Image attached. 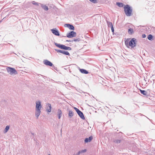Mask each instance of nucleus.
I'll use <instances>...</instances> for the list:
<instances>
[{"label": "nucleus", "instance_id": "f704fd0d", "mask_svg": "<svg viewBox=\"0 0 155 155\" xmlns=\"http://www.w3.org/2000/svg\"><path fill=\"white\" fill-rule=\"evenodd\" d=\"M79 155V154L78 153L76 155Z\"/></svg>", "mask_w": 155, "mask_h": 155}, {"label": "nucleus", "instance_id": "bb28decb", "mask_svg": "<svg viewBox=\"0 0 155 155\" xmlns=\"http://www.w3.org/2000/svg\"><path fill=\"white\" fill-rule=\"evenodd\" d=\"M86 149H84V150H81V151H79L78 152V153L79 154L80 153H84L85 152H86Z\"/></svg>", "mask_w": 155, "mask_h": 155}, {"label": "nucleus", "instance_id": "ddd939ff", "mask_svg": "<svg viewBox=\"0 0 155 155\" xmlns=\"http://www.w3.org/2000/svg\"><path fill=\"white\" fill-rule=\"evenodd\" d=\"M41 112V110L35 109V115L37 118H38L40 115Z\"/></svg>", "mask_w": 155, "mask_h": 155}, {"label": "nucleus", "instance_id": "f8f14e48", "mask_svg": "<svg viewBox=\"0 0 155 155\" xmlns=\"http://www.w3.org/2000/svg\"><path fill=\"white\" fill-rule=\"evenodd\" d=\"M64 26L68 28L70 30H74V27L72 25L69 24H65L64 25Z\"/></svg>", "mask_w": 155, "mask_h": 155}, {"label": "nucleus", "instance_id": "4be33fe9", "mask_svg": "<svg viewBox=\"0 0 155 155\" xmlns=\"http://www.w3.org/2000/svg\"><path fill=\"white\" fill-rule=\"evenodd\" d=\"M133 33V29L131 28H130L128 30V33L129 34L131 35Z\"/></svg>", "mask_w": 155, "mask_h": 155}, {"label": "nucleus", "instance_id": "2f4dec72", "mask_svg": "<svg viewBox=\"0 0 155 155\" xmlns=\"http://www.w3.org/2000/svg\"><path fill=\"white\" fill-rule=\"evenodd\" d=\"M80 41V39L79 38L77 39H74V41L76 42L77 41Z\"/></svg>", "mask_w": 155, "mask_h": 155}, {"label": "nucleus", "instance_id": "b1692460", "mask_svg": "<svg viewBox=\"0 0 155 155\" xmlns=\"http://www.w3.org/2000/svg\"><path fill=\"white\" fill-rule=\"evenodd\" d=\"M116 4L119 7H122L123 6V4L122 3L117 2Z\"/></svg>", "mask_w": 155, "mask_h": 155}, {"label": "nucleus", "instance_id": "f03ea898", "mask_svg": "<svg viewBox=\"0 0 155 155\" xmlns=\"http://www.w3.org/2000/svg\"><path fill=\"white\" fill-rule=\"evenodd\" d=\"M7 70L8 73L11 75H12L13 74H17V71L14 68L8 67L7 68Z\"/></svg>", "mask_w": 155, "mask_h": 155}, {"label": "nucleus", "instance_id": "cd10ccee", "mask_svg": "<svg viewBox=\"0 0 155 155\" xmlns=\"http://www.w3.org/2000/svg\"><path fill=\"white\" fill-rule=\"evenodd\" d=\"M152 37V36L151 35H148L147 38L149 40H151Z\"/></svg>", "mask_w": 155, "mask_h": 155}, {"label": "nucleus", "instance_id": "0eeeda50", "mask_svg": "<svg viewBox=\"0 0 155 155\" xmlns=\"http://www.w3.org/2000/svg\"><path fill=\"white\" fill-rule=\"evenodd\" d=\"M55 50L58 53H61L66 55H70L68 51H66L64 50H58L57 49H55Z\"/></svg>", "mask_w": 155, "mask_h": 155}, {"label": "nucleus", "instance_id": "a211bd4d", "mask_svg": "<svg viewBox=\"0 0 155 155\" xmlns=\"http://www.w3.org/2000/svg\"><path fill=\"white\" fill-rule=\"evenodd\" d=\"M54 45L58 47L61 49H62L63 45H61L59 44H58L55 42L54 43Z\"/></svg>", "mask_w": 155, "mask_h": 155}, {"label": "nucleus", "instance_id": "423d86ee", "mask_svg": "<svg viewBox=\"0 0 155 155\" xmlns=\"http://www.w3.org/2000/svg\"><path fill=\"white\" fill-rule=\"evenodd\" d=\"M76 36V32L74 31H71V32L68 33L67 35V37L68 38H72L75 37Z\"/></svg>", "mask_w": 155, "mask_h": 155}, {"label": "nucleus", "instance_id": "7ed1b4c3", "mask_svg": "<svg viewBox=\"0 0 155 155\" xmlns=\"http://www.w3.org/2000/svg\"><path fill=\"white\" fill-rule=\"evenodd\" d=\"M74 109L76 110L78 114L82 119L84 120L85 119V117L82 112L76 107H74Z\"/></svg>", "mask_w": 155, "mask_h": 155}, {"label": "nucleus", "instance_id": "20e7f679", "mask_svg": "<svg viewBox=\"0 0 155 155\" xmlns=\"http://www.w3.org/2000/svg\"><path fill=\"white\" fill-rule=\"evenodd\" d=\"M136 39L135 38H133L129 42L130 46L131 48H133L136 46Z\"/></svg>", "mask_w": 155, "mask_h": 155}, {"label": "nucleus", "instance_id": "4c0bfd02", "mask_svg": "<svg viewBox=\"0 0 155 155\" xmlns=\"http://www.w3.org/2000/svg\"><path fill=\"white\" fill-rule=\"evenodd\" d=\"M1 22V21H0V22Z\"/></svg>", "mask_w": 155, "mask_h": 155}, {"label": "nucleus", "instance_id": "dca6fc26", "mask_svg": "<svg viewBox=\"0 0 155 155\" xmlns=\"http://www.w3.org/2000/svg\"><path fill=\"white\" fill-rule=\"evenodd\" d=\"M41 7L44 9L45 11H48V7L46 5L42 4H40Z\"/></svg>", "mask_w": 155, "mask_h": 155}, {"label": "nucleus", "instance_id": "9d476101", "mask_svg": "<svg viewBox=\"0 0 155 155\" xmlns=\"http://www.w3.org/2000/svg\"><path fill=\"white\" fill-rule=\"evenodd\" d=\"M43 63L45 64L46 65L49 66H53L52 63L47 60H44L43 61Z\"/></svg>", "mask_w": 155, "mask_h": 155}, {"label": "nucleus", "instance_id": "39448f33", "mask_svg": "<svg viewBox=\"0 0 155 155\" xmlns=\"http://www.w3.org/2000/svg\"><path fill=\"white\" fill-rule=\"evenodd\" d=\"M41 102L40 101H36V102L35 109L41 110Z\"/></svg>", "mask_w": 155, "mask_h": 155}, {"label": "nucleus", "instance_id": "2eb2a0df", "mask_svg": "<svg viewBox=\"0 0 155 155\" xmlns=\"http://www.w3.org/2000/svg\"><path fill=\"white\" fill-rule=\"evenodd\" d=\"M80 71L83 74H87L88 73V72L86 70L84 69H80Z\"/></svg>", "mask_w": 155, "mask_h": 155}, {"label": "nucleus", "instance_id": "aec40b11", "mask_svg": "<svg viewBox=\"0 0 155 155\" xmlns=\"http://www.w3.org/2000/svg\"><path fill=\"white\" fill-rule=\"evenodd\" d=\"M9 129V126H7L5 127V128L3 131V132L4 133H6L8 131Z\"/></svg>", "mask_w": 155, "mask_h": 155}, {"label": "nucleus", "instance_id": "e433bc0d", "mask_svg": "<svg viewBox=\"0 0 155 155\" xmlns=\"http://www.w3.org/2000/svg\"><path fill=\"white\" fill-rule=\"evenodd\" d=\"M48 155H50V154H48Z\"/></svg>", "mask_w": 155, "mask_h": 155}, {"label": "nucleus", "instance_id": "6e6552de", "mask_svg": "<svg viewBox=\"0 0 155 155\" xmlns=\"http://www.w3.org/2000/svg\"><path fill=\"white\" fill-rule=\"evenodd\" d=\"M46 110L48 112H50L51 110V107L50 104L48 103L46 105Z\"/></svg>", "mask_w": 155, "mask_h": 155}, {"label": "nucleus", "instance_id": "4468645a", "mask_svg": "<svg viewBox=\"0 0 155 155\" xmlns=\"http://www.w3.org/2000/svg\"><path fill=\"white\" fill-rule=\"evenodd\" d=\"M62 49L68 50H71V48L70 47H67L64 45H63Z\"/></svg>", "mask_w": 155, "mask_h": 155}, {"label": "nucleus", "instance_id": "6ab92c4d", "mask_svg": "<svg viewBox=\"0 0 155 155\" xmlns=\"http://www.w3.org/2000/svg\"><path fill=\"white\" fill-rule=\"evenodd\" d=\"M74 115V113L71 110H69L68 113V116L70 118H71Z\"/></svg>", "mask_w": 155, "mask_h": 155}, {"label": "nucleus", "instance_id": "7c9ffc66", "mask_svg": "<svg viewBox=\"0 0 155 155\" xmlns=\"http://www.w3.org/2000/svg\"><path fill=\"white\" fill-rule=\"evenodd\" d=\"M88 138H86L85 139V140H84V142L85 143H87L88 142H89V141L88 140Z\"/></svg>", "mask_w": 155, "mask_h": 155}, {"label": "nucleus", "instance_id": "c9c22d12", "mask_svg": "<svg viewBox=\"0 0 155 155\" xmlns=\"http://www.w3.org/2000/svg\"><path fill=\"white\" fill-rule=\"evenodd\" d=\"M54 66H53L52 67H54Z\"/></svg>", "mask_w": 155, "mask_h": 155}, {"label": "nucleus", "instance_id": "c756f323", "mask_svg": "<svg viewBox=\"0 0 155 155\" xmlns=\"http://www.w3.org/2000/svg\"><path fill=\"white\" fill-rule=\"evenodd\" d=\"M92 139H93V137L92 136H90V137H89V138H88L89 142H91V140H92Z\"/></svg>", "mask_w": 155, "mask_h": 155}, {"label": "nucleus", "instance_id": "473e14b6", "mask_svg": "<svg viewBox=\"0 0 155 155\" xmlns=\"http://www.w3.org/2000/svg\"><path fill=\"white\" fill-rule=\"evenodd\" d=\"M111 29L112 31V32H114V28L112 26V27H111Z\"/></svg>", "mask_w": 155, "mask_h": 155}, {"label": "nucleus", "instance_id": "5701e85b", "mask_svg": "<svg viewBox=\"0 0 155 155\" xmlns=\"http://www.w3.org/2000/svg\"><path fill=\"white\" fill-rule=\"evenodd\" d=\"M113 142L117 143H119L120 142V140L117 139H115L113 140Z\"/></svg>", "mask_w": 155, "mask_h": 155}, {"label": "nucleus", "instance_id": "72a5a7b5", "mask_svg": "<svg viewBox=\"0 0 155 155\" xmlns=\"http://www.w3.org/2000/svg\"><path fill=\"white\" fill-rule=\"evenodd\" d=\"M146 37V35L145 34H143L142 35V37L143 38H145Z\"/></svg>", "mask_w": 155, "mask_h": 155}, {"label": "nucleus", "instance_id": "f3484780", "mask_svg": "<svg viewBox=\"0 0 155 155\" xmlns=\"http://www.w3.org/2000/svg\"><path fill=\"white\" fill-rule=\"evenodd\" d=\"M58 118L60 119L62 116V111L60 109H58Z\"/></svg>", "mask_w": 155, "mask_h": 155}, {"label": "nucleus", "instance_id": "a878e982", "mask_svg": "<svg viewBox=\"0 0 155 155\" xmlns=\"http://www.w3.org/2000/svg\"><path fill=\"white\" fill-rule=\"evenodd\" d=\"M107 23L108 26L109 27H110L111 28V27L113 26L112 23V22H107Z\"/></svg>", "mask_w": 155, "mask_h": 155}, {"label": "nucleus", "instance_id": "412c9836", "mask_svg": "<svg viewBox=\"0 0 155 155\" xmlns=\"http://www.w3.org/2000/svg\"><path fill=\"white\" fill-rule=\"evenodd\" d=\"M129 42H130V41H129L128 39L127 40L125 41V44L127 47H128L129 46H130V44Z\"/></svg>", "mask_w": 155, "mask_h": 155}, {"label": "nucleus", "instance_id": "9b49d317", "mask_svg": "<svg viewBox=\"0 0 155 155\" xmlns=\"http://www.w3.org/2000/svg\"><path fill=\"white\" fill-rule=\"evenodd\" d=\"M140 91L141 93L144 95L147 96L149 94L148 93L150 92L149 90H148L147 91L142 90H140Z\"/></svg>", "mask_w": 155, "mask_h": 155}, {"label": "nucleus", "instance_id": "c85d7f7f", "mask_svg": "<svg viewBox=\"0 0 155 155\" xmlns=\"http://www.w3.org/2000/svg\"><path fill=\"white\" fill-rule=\"evenodd\" d=\"M91 2L94 3H97V0H89Z\"/></svg>", "mask_w": 155, "mask_h": 155}, {"label": "nucleus", "instance_id": "1a4fd4ad", "mask_svg": "<svg viewBox=\"0 0 155 155\" xmlns=\"http://www.w3.org/2000/svg\"><path fill=\"white\" fill-rule=\"evenodd\" d=\"M52 32L54 35L57 36L60 35L58 31L56 28H53L51 30Z\"/></svg>", "mask_w": 155, "mask_h": 155}, {"label": "nucleus", "instance_id": "393cba45", "mask_svg": "<svg viewBox=\"0 0 155 155\" xmlns=\"http://www.w3.org/2000/svg\"><path fill=\"white\" fill-rule=\"evenodd\" d=\"M31 2L33 4L36 5H39V4L40 5V4H41L39 3L36 2L34 1H33L32 2Z\"/></svg>", "mask_w": 155, "mask_h": 155}, {"label": "nucleus", "instance_id": "f257e3e1", "mask_svg": "<svg viewBox=\"0 0 155 155\" xmlns=\"http://www.w3.org/2000/svg\"><path fill=\"white\" fill-rule=\"evenodd\" d=\"M124 10L126 15L127 16L131 15L132 10L128 5H126L124 7Z\"/></svg>", "mask_w": 155, "mask_h": 155}]
</instances>
